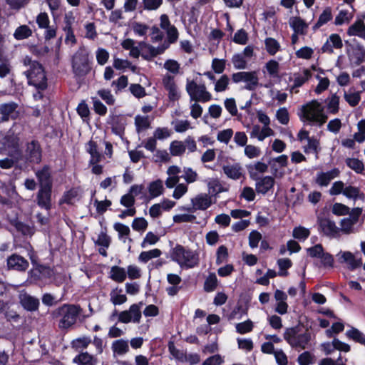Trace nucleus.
Masks as SVG:
<instances>
[{
	"instance_id": "nucleus-23",
	"label": "nucleus",
	"mask_w": 365,
	"mask_h": 365,
	"mask_svg": "<svg viewBox=\"0 0 365 365\" xmlns=\"http://www.w3.org/2000/svg\"><path fill=\"white\" fill-rule=\"evenodd\" d=\"M224 173L229 178L233 180H238L242 176V168L239 164L236 163L232 165H223L222 167Z\"/></svg>"
},
{
	"instance_id": "nucleus-43",
	"label": "nucleus",
	"mask_w": 365,
	"mask_h": 365,
	"mask_svg": "<svg viewBox=\"0 0 365 365\" xmlns=\"http://www.w3.org/2000/svg\"><path fill=\"white\" fill-rule=\"evenodd\" d=\"M161 251L158 249H154L148 252H143L139 255V260L143 262H147L153 258L160 257Z\"/></svg>"
},
{
	"instance_id": "nucleus-33",
	"label": "nucleus",
	"mask_w": 365,
	"mask_h": 365,
	"mask_svg": "<svg viewBox=\"0 0 365 365\" xmlns=\"http://www.w3.org/2000/svg\"><path fill=\"white\" fill-rule=\"evenodd\" d=\"M303 74V76L297 75L294 77L292 89L302 86L312 76V73L309 69H304Z\"/></svg>"
},
{
	"instance_id": "nucleus-44",
	"label": "nucleus",
	"mask_w": 365,
	"mask_h": 365,
	"mask_svg": "<svg viewBox=\"0 0 365 365\" xmlns=\"http://www.w3.org/2000/svg\"><path fill=\"white\" fill-rule=\"evenodd\" d=\"M31 30L26 25H23L18 27L14 34L15 38L20 40L28 38L31 35Z\"/></svg>"
},
{
	"instance_id": "nucleus-60",
	"label": "nucleus",
	"mask_w": 365,
	"mask_h": 365,
	"mask_svg": "<svg viewBox=\"0 0 365 365\" xmlns=\"http://www.w3.org/2000/svg\"><path fill=\"white\" fill-rule=\"evenodd\" d=\"M233 135V130L231 128H227L220 131L217 134V139L221 143L227 144Z\"/></svg>"
},
{
	"instance_id": "nucleus-42",
	"label": "nucleus",
	"mask_w": 365,
	"mask_h": 365,
	"mask_svg": "<svg viewBox=\"0 0 365 365\" xmlns=\"http://www.w3.org/2000/svg\"><path fill=\"white\" fill-rule=\"evenodd\" d=\"M277 264L279 267L280 272H279V276H287V269L292 266V262L289 258L279 259Z\"/></svg>"
},
{
	"instance_id": "nucleus-62",
	"label": "nucleus",
	"mask_w": 365,
	"mask_h": 365,
	"mask_svg": "<svg viewBox=\"0 0 365 365\" xmlns=\"http://www.w3.org/2000/svg\"><path fill=\"white\" fill-rule=\"evenodd\" d=\"M314 51L312 48L304 46L297 51L296 56L299 58L310 59L313 55Z\"/></svg>"
},
{
	"instance_id": "nucleus-25",
	"label": "nucleus",
	"mask_w": 365,
	"mask_h": 365,
	"mask_svg": "<svg viewBox=\"0 0 365 365\" xmlns=\"http://www.w3.org/2000/svg\"><path fill=\"white\" fill-rule=\"evenodd\" d=\"M365 31V24L361 20H358L350 26L347 30L349 36H358L362 37V32Z\"/></svg>"
},
{
	"instance_id": "nucleus-26",
	"label": "nucleus",
	"mask_w": 365,
	"mask_h": 365,
	"mask_svg": "<svg viewBox=\"0 0 365 365\" xmlns=\"http://www.w3.org/2000/svg\"><path fill=\"white\" fill-rule=\"evenodd\" d=\"M264 43L266 51L271 56L275 55L280 49V44L275 38H267Z\"/></svg>"
},
{
	"instance_id": "nucleus-19",
	"label": "nucleus",
	"mask_w": 365,
	"mask_h": 365,
	"mask_svg": "<svg viewBox=\"0 0 365 365\" xmlns=\"http://www.w3.org/2000/svg\"><path fill=\"white\" fill-rule=\"evenodd\" d=\"M247 169L249 173L250 177L252 180H257L259 178L257 172L260 173H264L268 170V165L258 161L254 165H247Z\"/></svg>"
},
{
	"instance_id": "nucleus-4",
	"label": "nucleus",
	"mask_w": 365,
	"mask_h": 365,
	"mask_svg": "<svg viewBox=\"0 0 365 365\" xmlns=\"http://www.w3.org/2000/svg\"><path fill=\"white\" fill-rule=\"evenodd\" d=\"M25 74L31 85L43 90L47 87V79L42 66L37 61L32 63V67L26 71Z\"/></svg>"
},
{
	"instance_id": "nucleus-39",
	"label": "nucleus",
	"mask_w": 365,
	"mask_h": 365,
	"mask_svg": "<svg viewBox=\"0 0 365 365\" xmlns=\"http://www.w3.org/2000/svg\"><path fill=\"white\" fill-rule=\"evenodd\" d=\"M232 41L240 45H245L248 41V34L244 29H240L235 34Z\"/></svg>"
},
{
	"instance_id": "nucleus-57",
	"label": "nucleus",
	"mask_w": 365,
	"mask_h": 365,
	"mask_svg": "<svg viewBox=\"0 0 365 365\" xmlns=\"http://www.w3.org/2000/svg\"><path fill=\"white\" fill-rule=\"evenodd\" d=\"M261 153L260 148L252 145H246L245 148V154L250 159L259 156Z\"/></svg>"
},
{
	"instance_id": "nucleus-45",
	"label": "nucleus",
	"mask_w": 365,
	"mask_h": 365,
	"mask_svg": "<svg viewBox=\"0 0 365 365\" xmlns=\"http://www.w3.org/2000/svg\"><path fill=\"white\" fill-rule=\"evenodd\" d=\"M163 190V182L160 180L154 181L150 184L149 192L152 197L160 195Z\"/></svg>"
},
{
	"instance_id": "nucleus-40",
	"label": "nucleus",
	"mask_w": 365,
	"mask_h": 365,
	"mask_svg": "<svg viewBox=\"0 0 365 365\" xmlns=\"http://www.w3.org/2000/svg\"><path fill=\"white\" fill-rule=\"evenodd\" d=\"M135 123L138 133H140L143 130L148 129L150 126L148 116L137 115L135 118Z\"/></svg>"
},
{
	"instance_id": "nucleus-28",
	"label": "nucleus",
	"mask_w": 365,
	"mask_h": 365,
	"mask_svg": "<svg viewBox=\"0 0 365 365\" xmlns=\"http://www.w3.org/2000/svg\"><path fill=\"white\" fill-rule=\"evenodd\" d=\"M346 335L355 342L365 344V335L356 328L352 327L351 329L346 331Z\"/></svg>"
},
{
	"instance_id": "nucleus-38",
	"label": "nucleus",
	"mask_w": 365,
	"mask_h": 365,
	"mask_svg": "<svg viewBox=\"0 0 365 365\" xmlns=\"http://www.w3.org/2000/svg\"><path fill=\"white\" fill-rule=\"evenodd\" d=\"M112 348L113 351L118 354H124L129 350L128 341L123 339L113 342Z\"/></svg>"
},
{
	"instance_id": "nucleus-41",
	"label": "nucleus",
	"mask_w": 365,
	"mask_h": 365,
	"mask_svg": "<svg viewBox=\"0 0 365 365\" xmlns=\"http://www.w3.org/2000/svg\"><path fill=\"white\" fill-rule=\"evenodd\" d=\"M186 149V146L184 143L181 141H173L170 145V153L172 155L177 156L181 155Z\"/></svg>"
},
{
	"instance_id": "nucleus-36",
	"label": "nucleus",
	"mask_w": 365,
	"mask_h": 365,
	"mask_svg": "<svg viewBox=\"0 0 365 365\" xmlns=\"http://www.w3.org/2000/svg\"><path fill=\"white\" fill-rule=\"evenodd\" d=\"M235 328L237 333L240 334H245L252 331L254 324L250 319H247L243 322L237 323Z\"/></svg>"
},
{
	"instance_id": "nucleus-54",
	"label": "nucleus",
	"mask_w": 365,
	"mask_h": 365,
	"mask_svg": "<svg viewBox=\"0 0 365 365\" xmlns=\"http://www.w3.org/2000/svg\"><path fill=\"white\" fill-rule=\"evenodd\" d=\"M218 286V280L215 273H210L207 276V292H213Z\"/></svg>"
},
{
	"instance_id": "nucleus-12",
	"label": "nucleus",
	"mask_w": 365,
	"mask_h": 365,
	"mask_svg": "<svg viewBox=\"0 0 365 365\" xmlns=\"http://www.w3.org/2000/svg\"><path fill=\"white\" fill-rule=\"evenodd\" d=\"M256 181L255 190L257 193L266 195L272 190L275 185V179L272 176L267 175L259 177Z\"/></svg>"
},
{
	"instance_id": "nucleus-1",
	"label": "nucleus",
	"mask_w": 365,
	"mask_h": 365,
	"mask_svg": "<svg viewBox=\"0 0 365 365\" xmlns=\"http://www.w3.org/2000/svg\"><path fill=\"white\" fill-rule=\"evenodd\" d=\"M303 325L299 322L296 326L286 328L283 338L287 343L296 350H304L308 348L311 341V333L306 329L301 333Z\"/></svg>"
},
{
	"instance_id": "nucleus-2",
	"label": "nucleus",
	"mask_w": 365,
	"mask_h": 365,
	"mask_svg": "<svg viewBox=\"0 0 365 365\" xmlns=\"http://www.w3.org/2000/svg\"><path fill=\"white\" fill-rule=\"evenodd\" d=\"M81 312L82 309L78 305L65 304L54 309L51 314L54 319L60 318L59 329H68L76 323Z\"/></svg>"
},
{
	"instance_id": "nucleus-63",
	"label": "nucleus",
	"mask_w": 365,
	"mask_h": 365,
	"mask_svg": "<svg viewBox=\"0 0 365 365\" xmlns=\"http://www.w3.org/2000/svg\"><path fill=\"white\" fill-rule=\"evenodd\" d=\"M331 45V47L336 49H340L343 47V43L341 36L338 34H332L327 38Z\"/></svg>"
},
{
	"instance_id": "nucleus-48",
	"label": "nucleus",
	"mask_w": 365,
	"mask_h": 365,
	"mask_svg": "<svg viewBox=\"0 0 365 365\" xmlns=\"http://www.w3.org/2000/svg\"><path fill=\"white\" fill-rule=\"evenodd\" d=\"M232 62L236 69H245L247 67V61L241 53L233 55Z\"/></svg>"
},
{
	"instance_id": "nucleus-18",
	"label": "nucleus",
	"mask_w": 365,
	"mask_h": 365,
	"mask_svg": "<svg viewBox=\"0 0 365 365\" xmlns=\"http://www.w3.org/2000/svg\"><path fill=\"white\" fill-rule=\"evenodd\" d=\"M41 187H52L51 173L48 166H44L36 173Z\"/></svg>"
},
{
	"instance_id": "nucleus-3",
	"label": "nucleus",
	"mask_w": 365,
	"mask_h": 365,
	"mask_svg": "<svg viewBox=\"0 0 365 365\" xmlns=\"http://www.w3.org/2000/svg\"><path fill=\"white\" fill-rule=\"evenodd\" d=\"M298 115L302 121H309L319 126L324 125L328 118L323 112L321 103L317 100H312L302 106Z\"/></svg>"
},
{
	"instance_id": "nucleus-37",
	"label": "nucleus",
	"mask_w": 365,
	"mask_h": 365,
	"mask_svg": "<svg viewBox=\"0 0 365 365\" xmlns=\"http://www.w3.org/2000/svg\"><path fill=\"white\" fill-rule=\"evenodd\" d=\"M230 78L227 75L224 74L216 81L215 84V91L217 93L223 92L228 88Z\"/></svg>"
},
{
	"instance_id": "nucleus-8",
	"label": "nucleus",
	"mask_w": 365,
	"mask_h": 365,
	"mask_svg": "<svg viewBox=\"0 0 365 365\" xmlns=\"http://www.w3.org/2000/svg\"><path fill=\"white\" fill-rule=\"evenodd\" d=\"M18 108L19 105L14 102L0 105V123L17 119L19 116Z\"/></svg>"
},
{
	"instance_id": "nucleus-29",
	"label": "nucleus",
	"mask_w": 365,
	"mask_h": 365,
	"mask_svg": "<svg viewBox=\"0 0 365 365\" xmlns=\"http://www.w3.org/2000/svg\"><path fill=\"white\" fill-rule=\"evenodd\" d=\"M110 278L117 282H122L126 278V272L122 267L113 266L110 269Z\"/></svg>"
},
{
	"instance_id": "nucleus-55",
	"label": "nucleus",
	"mask_w": 365,
	"mask_h": 365,
	"mask_svg": "<svg viewBox=\"0 0 365 365\" xmlns=\"http://www.w3.org/2000/svg\"><path fill=\"white\" fill-rule=\"evenodd\" d=\"M91 343V339L87 336H83L78 338L72 341V346L76 349L81 348H87L88 346Z\"/></svg>"
},
{
	"instance_id": "nucleus-51",
	"label": "nucleus",
	"mask_w": 365,
	"mask_h": 365,
	"mask_svg": "<svg viewBox=\"0 0 365 365\" xmlns=\"http://www.w3.org/2000/svg\"><path fill=\"white\" fill-rule=\"evenodd\" d=\"M276 118L282 125H287L289 121V115L286 108H280L277 110Z\"/></svg>"
},
{
	"instance_id": "nucleus-35",
	"label": "nucleus",
	"mask_w": 365,
	"mask_h": 365,
	"mask_svg": "<svg viewBox=\"0 0 365 365\" xmlns=\"http://www.w3.org/2000/svg\"><path fill=\"white\" fill-rule=\"evenodd\" d=\"M292 235L299 240H305L309 237L310 231L304 227L298 226L294 228Z\"/></svg>"
},
{
	"instance_id": "nucleus-24",
	"label": "nucleus",
	"mask_w": 365,
	"mask_h": 365,
	"mask_svg": "<svg viewBox=\"0 0 365 365\" xmlns=\"http://www.w3.org/2000/svg\"><path fill=\"white\" fill-rule=\"evenodd\" d=\"M192 207L186 208L182 207V210H187L189 212H193L197 210H205V197L202 195H197L196 197L192 200Z\"/></svg>"
},
{
	"instance_id": "nucleus-56",
	"label": "nucleus",
	"mask_w": 365,
	"mask_h": 365,
	"mask_svg": "<svg viewBox=\"0 0 365 365\" xmlns=\"http://www.w3.org/2000/svg\"><path fill=\"white\" fill-rule=\"evenodd\" d=\"M224 104L226 110L230 113L231 115L237 116L238 115L235 98H230L225 99Z\"/></svg>"
},
{
	"instance_id": "nucleus-10",
	"label": "nucleus",
	"mask_w": 365,
	"mask_h": 365,
	"mask_svg": "<svg viewBox=\"0 0 365 365\" xmlns=\"http://www.w3.org/2000/svg\"><path fill=\"white\" fill-rule=\"evenodd\" d=\"M142 304V302H140L138 304H134L130 306L128 311L120 312L119 314V321L123 323H128L130 321L138 323L141 318L140 305Z\"/></svg>"
},
{
	"instance_id": "nucleus-58",
	"label": "nucleus",
	"mask_w": 365,
	"mask_h": 365,
	"mask_svg": "<svg viewBox=\"0 0 365 365\" xmlns=\"http://www.w3.org/2000/svg\"><path fill=\"white\" fill-rule=\"evenodd\" d=\"M262 240V235L257 230H252L249 235V245L251 248L257 247L259 241Z\"/></svg>"
},
{
	"instance_id": "nucleus-11",
	"label": "nucleus",
	"mask_w": 365,
	"mask_h": 365,
	"mask_svg": "<svg viewBox=\"0 0 365 365\" xmlns=\"http://www.w3.org/2000/svg\"><path fill=\"white\" fill-rule=\"evenodd\" d=\"M317 223L319 232L328 237H335L340 231L335 222L328 217H318Z\"/></svg>"
},
{
	"instance_id": "nucleus-13",
	"label": "nucleus",
	"mask_w": 365,
	"mask_h": 365,
	"mask_svg": "<svg viewBox=\"0 0 365 365\" xmlns=\"http://www.w3.org/2000/svg\"><path fill=\"white\" fill-rule=\"evenodd\" d=\"M29 265V262L26 259L16 254L11 255L7 259L9 269L24 272L28 269Z\"/></svg>"
},
{
	"instance_id": "nucleus-9",
	"label": "nucleus",
	"mask_w": 365,
	"mask_h": 365,
	"mask_svg": "<svg viewBox=\"0 0 365 365\" xmlns=\"http://www.w3.org/2000/svg\"><path fill=\"white\" fill-rule=\"evenodd\" d=\"M20 146V138L11 130L6 134H0V150L15 149Z\"/></svg>"
},
{
	"instance_id": "nucleus-53",
	"label": "nucleus",
	"mask_w": 365,
	"mask_h": 365,
	"mask_svg": "<svg viewBox=\"0 0 365 365\" xmlns=\"http://www.w3.org/2000/svg\"><path fill=\"white\" fill-rule=\"evenodd\" d=\"M349 207L346 205L336 202L332 207V213L337 216L346 215L349 213Z\"/></svg>"
},
{
	"instance_id": "nucleus-59",
	"label": "nucleus",
	"mask_w": 365,
	"mask_h": 365,
	"mask_svg": "<svg viewBox=\"0 0 365 365\" xmlns=\"http://www.w3.org/2000/svg\"><path fill=\"white\" fill-rule=\"evenodd\" d=\"M226 61L225 59L214 58L212 62V68L215 73H222L225 71Z\"/></svg>"
},
{
	"instance_id": "nucleus-52",
	"label": "nucleus",
	"mask_w": 365,
	"mask_h": 365,
	"mask_svg": "<svg viewBox=\"0 0 365 365\" xmlns=\"http://www.w3.org/2000/svg\"><path fill=\"white\" fill-rule=\"evenodd\" d=\"M225 191L222 185L217 181H213L208 183V193L217 197V195Z\"/></svg>"
},
{
	"instance_id": "nucleus-27",
	"label": "nucleus",
	"mask_w": 365,
	"mask_h": 365,
	"mask_svg": "<svg viewBox=\"0 0 365 365\" xmlns=\"http://www.w3.org/2000/svg\"><path fill=\"white\" fill-rule=\"evenodd\" d=\"M346 165L356 173H362L364 165L361 160L358 158H347L345 160Z\"/></svg>"
},
{
	"instance_id": "nucleus-21",
	"label": "nucleus",
	"mask_w": 365,
	"mask_h": 365,
	"mask_svg": "<svg viewBox=\"0 0 365 365\" xmlns=\"http://www.w3.org/2000/svg\"><path fill=\"white\" fill-rule=\"evenodd\" d=\"M289 24L294 33L299 34L300 35H305L307 34L306 30L308 28V24L299 16L292 18Z\"/></svg>"
},
{
	"instance_id": "nucleus-64",
	"label": "nucleus",
	"mask_w": 365,
	"mask_h": 365,
	"mask_svg": "<svg viewBox=\"0 0 365 365\" xmlns=\"http://www.w3.org/2000/svg\"><path fill=\"white\" fill-rule=\"evenodd\" d=\"M339 98L336 94L333 95L327 105L331 113L336 114L339 112Z\"/></svg>"
},
{
	"instance_id": "nucleus-50",
	"label": "nucleus",
	"mask_w": 365,
	"mask_h": 365,
	"mask_svg": "<svg viewBox=\"0 0 365 365\" xmlns=\"http://www.w3.org/2000/svg\"><path fill=\"white\" fill-rule=\"evenodd\" d=\"M307 252L309 257L320 259L324 250L322 244H317L314 246L307 248Z\"/></svg>"
},
{
	"instance_id": "nucleus-34",
	"label": "nucleus",
	"mask_w": 365,
	"mask_h": 365,
	"mask_svg": "<svg viewBox=\"0 0 365 365\" xmlns=\"http://www.w3.org/2000/svg\"><path fill=\"white\" fill-rule=\"evenodd\" d=\"M265 68L271 77H279V63L277 61L274 59L269 60L266 63Z\"/></svg>"
},
{
	"instance_id": "nucleus-7",
	"label": "nucleus",
	"mask_w": 365,
	"mask_h": 365,
	"mask_svg": "<svg viewBox=\"0 0 365 365\" xmlns=\"http://www.w3.org/2000/svg\"><path fill=\"white\" fill-rule=\"evenodd\" d=\"M23 158L29 163L38 164L41 163L42 148L37 140L33 139L26 143Z\"/></svg>"
},
{
	"instance_id": "nucleus-22",
	"label": "nucleus",
	"mask_w": 365,
	"mask_h": 365,
	"mask_svg": "<svg viewBox=\"0 0 365 365\" xmlns=\"http://www.w3.org/2000/svg\"><path fill=\"white\" fill-rule=\"evenodd\" d=\"M73 362L78 365H96L97 359L88 352H82L73 359Z\"/></svg>"
},
{
	"instance_id": "nucleus-15",
	"label": "nucleus",
	"mask_w": 365,
	"mask_h": 365,
	"mask_svg": "<svg viewBox=\"0 0 365 365\" xmlns=\"http://www.w3.org/2000/svg\"><path fill=\"white\" fill-rule=\"evenodd\" d=\"M341 255L339 257L340 263H347L349 270L353 271L362 265L361 258L356 259L354 254L349 251L341 252Z\"/></svg>"
},
{
	"instance_id": "nucleus-47",
	"label": "nucleus",
	"mask_w": 365,
	"mask_h": 365,
	"mask_svg": "<svg viewBox=\"0 0 365 365\" xmlns=\"http://www.w3.org/2000/svg\"><path fill=\"white\" fill-rule=\"evenodd\" d=\"M314 356L308 351L300 354L297 358L299 365H309L314 363Z\"/></svg>"
},
{
	"instance_id": "nucleus-30",
	"label": "nucleus",
	"mask_w": 365,
	"mask_h": 365,
	"mask_svg": "<svg viewBox=\"0 0 365 365\" xmlns=\"http://www.w3.org/2000/svg\"><path fill=\"white\" fill-rule=\"evenodd\" d=\"M354 63L359 66L365 61V48L361 45H356L353 49Z\"/></svg>"
},
{
	"instance_id": "nucleus-32",
	"label": "nucleus",
	"mask_w": 365,
	"mask_h": 365,
	"mask_svg": "<svg viewBox=\"0 0 365 365\" xmlns=\"http://www.w3.org/2000/svg\"><path fill=\"white\" fill-rule=\"evenodd\" d=\"M168 44H163L162 46H158L157 48H155L153 46H147V48H148L149 50V56H148L147 54L144 53L143 55V58L147 60V61H150L153 58L157 56L159 54H161L163 53L165 49L168 47Z\"/></svg>"
},
{
	"instance_id": "nucleus-6",
	"label": "nucleus",
	"mask_w": 365,
	"mask_h": 365,
	"mask_svg": "<svg viewBox=\"0 0 365 365\" xmlns=\"http://www.w3.org/2000/svg\"><path fill=\"white\" fill-rule=\"evenodd\" d=\"M172 258L180 266L192 267L197 264L198 257L190 250H186L182 246H176L173 251Z\"/></svg>"
},
{
	"instance_id": "nucleus-17",
	"label": "nucleus",
	"mask_w": 365,
	"mask_h": 365,
	"mask_svg": "<svg viewBox=\"0 0 365 365\" xmlns=\"http://www.w3.org/2000/svg\"><path fill=\"white\" fill-rule=\"evenodd\" d=\"M20 303L27 311L34 312L38 309L39 300L27 293H21L19 295Z\"/></svg>"
},
{
	"instance_id": "nucleus-31",
	"label": "nucleus",
	"mask_w": 365,
	"mask_h": 365,
	"mask_svg": "<svg viewBox=\"0 0 365 365\" xmlns=\"http://www.w3.org/2000/svg\"><path fill=\"white\" fill-rule=\"evenodd\" d=\"M88 151L91 156V159L90 160L91 164H96L101 160V155L97 150V145L96 142L93 140L89 141Z\"/></svg>"
},
{
	"instance_id": "nucleus-5",
	"label": "nucleus",
	"mask_w": 365,
	"mask_h": 365,
	"mask_svg": "<svg viewBox=\"0 0 365 365\" xmlns=\"http://www.w3.org/2000/svg\"><path fill=\"white\" fill-rule=\"evenodd\" d=\"M72 68L75 75L78 76H84L90 71L88 55L84 48H80L73 55Z\"/></svg>"
},
{
	"instance_id": "nucleus-14",
	"label": "nucleus",
	"mask_w": 365,
	"mask_h": 365,
	"mask_svg": "<svg viewBox=\"0 0 365 365\" xmlns=\"http://www.w3.org/2000/svg\"><path fill=\"white\" fill-rule=\"evenodd\" d=\"M51 188L41 187L36 197L37 204L47 210L51 207Z\"/></svg>"
},
{
	"instance_id": "nucleus-20",
	"label": "nucleus",
	"mask_w": 365,
	"mask_h": 365,
	"mask_svg": "<svg viewBox=\"0 0 365 365\" xmlns=\"http://www.w3.org/2000/svg\"><path fill=\"white\" fill-rule=\"evenodd\" d=\"M333 15L331 7H326L322 13L319 15L317 21L312 26L313 31H317L322 26L327 24L329 21L332 20Z\"/></svg>"
},
{
	"instance_id": "nucleus-49",
	"label": "nucleus",
	"mask_w": 365,
	"mask_h": 365,
	"mask_svg": "<svg viewBox=\"0 0 365 365\" xmlns=\"http://www.w3.org/2000/svg\"><path fill=\"white\" fill-rule=\"evenodd\" d=\"M216 264H221L227 260L228 257V250L225 245L220 246L216 252Z\"/></svg>"
},
{
	"instance_id": "nucleus-16",
	"label": "nucleus",
	"mask_w": 365,
	"mask_h": 365,
	"mask_svg": "<svg viewBox=\"0 0 365 365\" xmlns=\"http://www.w3.org/2000/svg\"><path fill=\"white\" fill-rule=\"evenodd\" d=\"M187 90L191 98L196 101H205V87L192 81L187 83Z\"/></svg>"
},
{
	"instance_id": "nucleus-46",
	"label": "nucleus",
	"mask_w": 365,
	"mask_h": 365,
	"mask_svg": "<svg viewBox=\"0 0 365 365\" xmlns=\"http://www.w3.org/2000/svg\"><path fill=\"white\" fill-rule=\"evenodd\" d=\"M249 80H246L247 83L245 86L244 88L248 91H255L259 83V79L255 71L250 72V76L247 77Z\"/></svg>"
},
{
	"instance_id": "nucleus-61",
	"label": "nucleus",
	"mask_w": 365,
	"mask_h": 365,
	"mask_svg": "<svg viewBox=\"0 0 365 365\" xmlns=\"http://www.w3.org/2000/svg\"><path fill=\"white\" fill-rule=\"evenodd\" d=\"M349 11L347 10H341L334 20L335 25H342L344 22H349L351 16H349Z\"/></svg>"
}]
</instances>
